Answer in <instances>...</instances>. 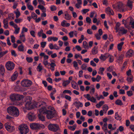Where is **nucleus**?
<instances>
[{
	"label": "nucleus",
	"mask_w": 134,
	"mask_h": 134,
	"mask_svg": "<svg viewBox=\"0 0 134 134\" xmlns=\"http://www.w3.org/2000/svg\"><path fill=\"white\" fill-rule=\"evenodd\" d=\"M38 8L40 9L42 12H46V8L43 5H39Z\"/></svg>",
	"instance_id": "72a5a7b5"
},
{
	"label": "nucleus",
	"mask_w": 134,
	"mask_h": 134,
	"mask_svg": "<svg viewBox=\"0 0 134 134\" xmlns=\"http://www.w3.org/2000/svg\"><path fill=\"white\" fill-rule=\"evenodd\" d=\"M126 94L129 97H131L133 95V92L131 90H129L127 91Z\"/></svg>",
	"instance_id": "bf43d9fd"
},
{
	"label": "nucleus",
	"mask_w": 134,
	"mask_h": 134,
	"mask_svg": "<svg viewBox=\"0 0 134 134\" xmlns=\"http://www.w3.org/2000/svg\"><path fill=\"white\" fill-rule=\"evenodd\" d=\"M58 40V38L55 37H50L47 38V40L48 42H50L52 41H57Z\"/></svg>",
	"instance_id": "cd10ccee"
},
{
	"label": "nucleus",
	"mask_w": 134,
	"mask_h": 134,
	"mask_svg": "<svg viewBox=\"0 0 134 134\" xmlns=\"http://www.w3.org/2000/svg\"><path fill=\"white\" fill-rule=\"evenodd\" d=\"M32 84V82L27 79H24L21 82V85L25 87H28L30 86Z\"/></svg>",
	"instance_id": "6e6552de"
},
{
	"label": "nucleus",
	"mask_w": 134,
	"mask_h": 134,
	"mask_svg": "<svg viewBox=\"0 0 134 134\" xmlns=\"http://www.w3.org/2000/svg\"><path fill=\"white\" fill-rule=\"evenodd\" d=\"M47 44L46 42L43 41L41 43V47L42 48H44L46 46Z\"/></svg>",
	"instance_id": "338daca9"
},
{
	"label": "nucleus",
	"mask_w": 134,
	"mask_h": 134,
	"mask_svg": "<svg viewBox=\"0 0 134 134\" xmlns=\"http://www.w3.org/2000/svg\"><path fill=\"white\" fill-rule=\"evenodd\" d=\"M37 71L39 72H41L43 69V66L41 65V63L39 64L37 66Z\"/></svg>",
	"instance_id": "49530a36"
},
{
	"label": "nucleus",
	"mask_w": 134,
	"mask_h": 134,
	"mask_svg": "<svg viewBox=\"0 0 134 134\" xmlns=\"http://www.w3.org/2000/svg\"><path fill=\"white\" fill-rule=\"evenodd\" d=\"M18 73L16 72H15L13 75L11 76V79L12 81H14L17 78L18 76Z\"/></svg>",
	"instance_id": "393cba45"
},
{
	"label": "nucleus",
	"mask_w": 134,
	"mask_h": 134,
	"mask_svg": "<svg viewBox=\"0 0 134 134\" xmlns=\"http://www.w3.org/2000/svg\"><path fill=\"white\" fill-rule=\"evenodd\" d=\"M43 64L45 65V67H46L47 65H49V63H48V61L46 60H43Z\"/></svg>",
	"instance_id": "69168bd1"
},
{
	"label": "nucleus",
	"mask_w": 134,
	"mask_h": 134,
	"mask_svg": "<svg viewBox=\"0 0 134 134\" xmlns=\"http://www.w3.org/2000/svg\"><path fill=\"white\" fill-rule=\"evenodd\" d=\"M38 117L39 119L42 121H44L45 120V117L40 114H38Z\"/></svg>",
	"instance_id": "680f3d73"
},
{
	"label": "nucleus",
	"mask_w": 134,
	"mask_h": 134,
	"mask_svg": "<svg viewBox=\"0 0 134 134\" xmlns=\"http://www.w3.org/2000/svg\"><path fill=\"white\" fill-rule=\"evenodd\" d=\"M92 52L93 54L94 55L97 53L98 52V47L94 46L92 49Z\"/></svg>",
	"instance_id": "473e14b6"
},
{
	"label": "nucleus",
	"mask_w": 134,
	"mask_h": 134,
	"mask_svg": "<svg viewBox=\"0 0 134 134\" xmlns=\"http://www.w3.org/2000/svg\"><path fill=\"white\" fill-rule=\"evenodd\" d=\"M105 69L103 67H101L99 68V71H98V73L102 75H103L104 74L103 72L104 71Z\"/></svg>",
	"instance_id": "37998d69"
},
{
	"label": "nucleus",
	"mask_w": 134,
	"mask_h": 134,
	"mask_svg": "<svg viewBox=\"0 0 134 134\" xmlns=\"http://www.w3.org/2000/svg\"><path fill=\"white\" fill-rule=\"evenodd\" d=\"M77 3L75 5V6L77 8L79 9L81 7L82 1V0H77Z\"/></svg>",
	"instance_id": "c85d7f7f"
},
{
	"label": "nucleus",
	"mask_w": 134,
	"mask_h": 134,
	"mask_svg": "<svg viewBox=\"0 0 134 134\" xmlns=\"http://www.w3.org/2000/svg\"><path fill=\"white\" fill-rule=\"evenodd\" d=\"M72 87L74 89L79 90V87L76 83L74 81H72L71 82Z\"/></svg>",
	"instance_id": "a878e982"
},
{
	"label": "nucleus",
	"mask_w": 134,
	"mask_h": 134,
	"mask_svg": "<svg viewBox=\"0 0 134 134\" xmlns=\"http://www.w3.org/2000/svg\"><path fill=\"white\" fill-rule=\"evenodd\" d=\"M68 128L72 131H74L76 129L77 127V125L76 124H74L72 126H68Z\"/></svg>",
	"instance_id": "ea45409f"
},
{
	"label": "nucleus",
	"mask_w": 134,
	"mask_h": 134,
	"mask_svg": "<svg viewBox=\"0 0 134 134\" xmlns=\"http://www.w3.org/2000/svg\"><path fill=\"white\" fill-rule=\"evenodd\" d=\"M17 94H13L10 96V98L12 101H14L15 100H16L17 97L16 96Z\"/></svg>",
	"instance_id": "c03bdc74"
},
{
	"label": "nucleus",
	"mask_w": 134,
	"mask_h": 134,
	"mask_svg": "<svg viewBox=\"0 0 134 134\" xmlns=\"http://www.w3.org/2000/svg\"><path fill=\"white\" fill-rule=\"evenodd\" d=\"M88 130L87 128L84 129L83 130L82 134H88Z\"/></svg>",
	"instance_id": "774afa93"
},
{
	"label": "nucleus",
	"mask_w": 134,
	"mask_h": 134,
	"mask_svg": "<svg viewBox=\"0 0 134 134\" xmlns=\"http://www.w3.org/2000/svg\"><path fill=\"white\" fill-rule=\"evenodd\" d=\"M115 103L116 104L119 105H121L123 104L121 101L119 99L116 100L115 101Z\"/></svg>",
	"instance_id": "13d9d810"
},
{
	"label": "nucleus",
	"mask_w": 134,
	"mask_h": 134,
	"mask_svg": "<svg viewBox=\"0 0 134 134\" xmlns=\"http://www.w3.org/2000/svg\"><path fill=\"white\" fill-rule=\"evenodd\" d=\"M105 12L108 15H113L114 12L113 10L110 7H108L105 9Z\"/></svg>",
	"instance_id": "f3484780"
},
{
	"label": "nucleus",
	"mask_w": 134,
	"mask_h": 134,
	"mask_svg": "<svg viewBox=\"0 0 134 134\" xmlns=\"http://www.w3.org/2000/svg\"><path fill=\"white\" fill-rule=\"evenodd\" d=\"M131 19L129 18L126 20L123 19L122 20V24H124L125 27L128 29L130 28V25H131L132 21Z\"/></svg>",
	"instance_id": "0eeeda50"
},
{
	"label": "nucleus",
	"mask_w": 134,
	"mask_h": 134,
	"mask_svg": "<svg viewBox=\"0 0 134 134\" xmlns=\"http://www.w3.org/2000/svg\"><path fill=\"white\" fill-rule=\"evenodd\" d=\"M109 108L108 106L106 104H105L103 105V110L104 112H106L108 109Z\"/></svg>",
	"instance_id": "5fc2aeb1"
},
{
	"label": "nucleus",
	"mask_w": 134,
	"mask_h": 134,
	"mask_svg": "<svg viewBox=\"0 0 134 134\" xmlns=\"http://www.w3.org/2000/svg\"><path fill=\"white\" fill-rule=\"evenodd\" d=\"M28 31V29L25 27H23L22 28L21 33L24 34V32H27Z\"/></svg>",
	"instance_id": "8fccbe9b"
},
{
	"label": "nucleus",
	"mask_w": 134,
	"mask_h": 134,
	"mask_svg": "<svg viewBox=\"0 0 134 134\" xmlns=\"http://www.w3.org/2000/svg\"><path fill=\"white\" fill-rule=\"evenodd\" d=\"M83 96L88 100L90 101L91 102L94 103L96 102V99L97 100V97H99L97 93L95 94V96L96 98H95L93 96H91L90 94H84Z\"/></svg>",
	"instance_id": "20e7f679"
},
{
	"label": "nucleus",
	"mask_w": 134,
	"mask_h": 134,
	"mask_svg": "<svg viewBox=\"0 0 134 134\" xmlns=\"http://www.w3.org/2000/svg\"><path fill=\"white\" fill-rule=\"evenodd\" d=\"M51 63H49V65L51 66V68H54V67L56 66V65L55 63V61L53 60H51Z\"/></svg>",
	"instance_id": "a19ab883"
},
{
	"label": "nucleus",
	"mask_w": 134,
	"mask_h": 134,
	"mask_svg": "<svg viewBox=\"0 0 134 134\" xmlns=\"http://www.w3.org/2000/svg\"><path fill=\"white\" fill-rule=\"evenodd\" d=\"M4 24L3 27L5 29H7L8 28V20L7 18L4 19L3 21Z\"/></svg>",
	"instance_id": "bb28decb"
},
{
	"label": "nucleus",
	"mask_w": 134,
	"mask_h": 134,
	"mask_svg": "<svg viewBox=\"0 0 134 134\" xmlns=\"http://www.w3.org/2000/svg\"><path fill=\"white\" fill-rule=\"evenodd\" d=\"M133 3V2L131 0H128L127 5L130 10H131L132 8V3Z\"/></svg>",
	"instance_id": "5701e85b"
},
{
	"label": "nucleus",
	"mask_w": 134,
	"mask_h": 134,
	"mask_svg": "<svg viewBox=\"0 0 134 134\" xmlns=\"http://www.w3.org/2000/svg\"><path fill=\"white\" fill-rule=\"evenodd\" d=\"M40 5H45V2L43 0H37Z\"/></svg>",
	"instance_id": "0e129e2a"
},
{
	"label": "nucleus",
	"mask_w": 134,
	"mask_h": 134,
	"mask_svg": "<svg viewBox=\"0 0 134 134\" xmlns=\"http://www.w3.org/2000/svg\"><path fill=\"white\" fill-rule=\"evenodd\" d=\"M107 123H105L103 125L102 127V129L103 131L105 132H107L108 130L107 128Z\"/></svg>",
	"instance_id": "2f4dec72"
},
{
	"label": "nucleus",
	"mask_w": 134,
	"mask_h": 134,
	"mask_svg": "<svg viewBox=\"0 0 134 134\" xmlns=\"http://www.w3.org/2000/svg\"><path fill=\"white\" fill-rule=\"evenodd\" d=\"M16 97H17L16 100H23V99L24 98L23 96L18 94H17Z\"/></svg>",
	"instance_id": "3c124183"
},
{
	"label": "nucleus",
	"mask_w": 134,
	"mask_h": 134,
	"mask_svg": "<svg viewBox=\"0 0 134 134\" xmlns=\"http://www.w3.org/2000/svg\"><path fill=\"white\" fill-rule=\"evenodd\" d=\"M73 104L78 109L80 107H82L83 106V104L80 102L77 98H76L74 99Z\"/></svg>",
	"instance_id": "9d476101"
},
{
	"label": "nucleus",
	"mask_w": 134,
	"mask_h": 134,
	"mask_svg": "<svg viewBox=\"0 0 134 134\" xmlns=\"http://www.w3.org/2000/svg\"><path fill=\"white\" fill-rule=\"evenodd\" d=\"M77 33L76 31L74 30L70 32L69 33V35L70 38H72L74 37V35L76 37L77 36Z\"/></svg>",
	"instance_id": "6ab92c4d"
},
{
	"label": "nucleus",
	"mask_w": 134,
	"mask_h": 134,
	"mask_svg": "<svg viewBox=\"0 0 134 134\" xmlns=\"http://www.w3.org/2000/svg\"><path fill=\"white\" fill-rule=\"evenodd\" d=\"M19 38L22 42H25L26 40L25 34L20 33L19 35Z\"/></svg>",
	"instance_id": "b1692460"
},
{
	"label": "nucleus",
	"mask_w": 134,
	"mask_h": 134,
	"mask_svg": "<svg viewBox=\"0 0 134 134\" xmlns=\"http://www.w3.org/2000/svg\"><path fill=\"white\" fill-rule=\"evenodd\" d=\"M134 55V51L131 49H130L127 52L126 55L127 57H130Z\"/></svg>",
	"instance_id": "4be33fe9"
},
{
	"label": "nucleus",
	"mask_w": 134,
	"mask_h": 134,
	"mask_svg": "<svg viewBox=\"0 0 134 134\" xmlns=\"http://www.w3.org/2000/svg\"><path fill=\"white\" fill-rule=\"evenodd\" d=\"M36 105L39 107L38 112L41 114H45L47 111V108H46V103L44 102H40L37 103L36 104Z\"/></svg>",
	"instance_id": "f03ea898"
},
{
	"label": "nucleus",
	"mask_w": 134,
	"mask_h": 134,
	"mask_svg": "<svg viewBox=\"0 0 134 134\" xmlns=\"http://www.w3.org/2000/svg\"><path fill=\"white\" fill-rule=\"evenodd\" d=\"M15 64L11 61H8L5 64L6 67L8 70H13Z\"/></svg>",
	"instance_id": "1a4fd4ad"
},
{
	"label": "nucleus",
	"mask_w": 134,
	"mask_h": 134,
	"mask_svg": "<svg viewBox=\"0 0 134 134\" xmlns=\"http://www.w3.org/2000/svg\"><path fill=\"white\" fill-rule=\"evenodd\" d=\"M37 35L39 37H42L43 38H45L47 37L46 34L43 33L42 29H41L38 32Z\"/></svg>",
	"instance_id": "dca6fc26"
},
{
	"label": "nucleus",
	"mask_w": 134,
	"mask_h": 134,
	"mask_svg": "<svg viewBox=\"0 0 134 134\" xmlns=\"http://www.w3.org/2000/svg\"><path fill=\"white\" fill-rule=\"evenodd\" d=\"M127 80L129 83H131L133 82V77L132 76H127Z\"/></svg>",
	"instance_id": "e433bc0d"
},
{
	"label": "nucleus",
	"mask_w": 134,
	"mask_h": 134,
	"mask_svg": "<svg viewBox=\"0 0 134 134\" xmlns=\"http://www.w3.org/2000/svg\"><path fill=\"white\" fill-rule=\"evenodd\" d=\"M115 118L117 120H120L121 119V117L119 115L118 113H115Z\"/></svg>",
	"instance_id": "603ef678"
},
{
	"label": "nucleus",
	"mask_w": 134,
	"mask_h": 134,
	"mask_svg": "<svg viewBox=\"0 0 134 134\" xmlns=\"http://www.w3.org/2000/svg\"><path fill=\"white\" fill-rule=\"evenodd\" d=\"M5 126L6 130L9 132H12L15 130L14 127L10 126L8 123H5Z\"/></svg>",
	"instance_id": "9b49d317"
},
{
	"label": "nucleus",
	"mask_w": 134,
	"mask_h": 134,
	"mask_svg": "<svg viewBox=\"0 0 134 134\" xmlns=\"http://www.w3.org/2000/svg\"><path fill=\"white\" fill-rule=\"evenodd\" d=\"M104 103V102L103 101H100L96 104V107L98 108H100Z\"/></svg>",
	"instance_id": "de8ad7c7"
},
{
	"label": "nucleus",
	"mask_w": 134,
	"mask_h": 134,
	"mask_svg": "<svg viewBox=\"0 0 134 134\" xmlns=\"http://www.w3.org/2000/svg\"><path fill=\"white\" fill-rule=\"evenodd\" d=\"M121 25L120 23L119 22H117L116 23L115 26V30L116 32H119L120 28V26Z\"/></svg>",
	"instance_id": "c756f323"
},
{
	"label": "nucleus",
	"mask_w": 134,
	"mask_h": 134,
	"mask_svg": "<svg viewBox=\"0 0 134 134\" xmlns=\"http://www.w3.org/2000/svg\"><path fill=\"white\" fill-rule=\"evenodd\" d=\"M21 134H26L29 131L28 127L26 124H22L19 127Z\"/></svg>",
	"instance_id": "39448f33"
},
{
	"label": "nucleus",
	"mask_w": 134,
	"mask_h": 134,
	"mask_svg": "<svg viewBox=\"0 0 134 134\" xmlns=\"http://www.w3.org/2000/svg\"><path fill=\"white\" fill-rule=\"evenodd\" d=\"M122 6V3L121 2H117L116 5H113V7L114 9L120 10L121 9Z\"/></svg>",
	"instance_id": "f8f14e48"
},
{
	"label": "nucleus",
	"mask_w": 134,
	"mask_h": 134,
	"mask_svg": "<svg viewBox=\"0 0 134 134\" xmlns=\"http://www.w3.org/2000/svg\"><path fill=\"white\" fill-rule=\"evenodd\" d=\"M73 66L75 68V69L76 70H78L79 69V67L78 66V63L76 61H74L73 62Z\"/></svg>",
	"instance_id": "79ce46f5"
},
{
	"label": "nucleus",
	"mask_w": 134,
	"mask_h": 134,
	"mask_svg": "<svg viewBox=\"0 0 134 134\" xmlns=\"http://www.w3.org/2000/svg\"><path fill=\"white\" fill-rule=\"evenodd\" d=\"M127 31L126 29H125L124 27L123 26H121L120 27L119 29V34L120 35L121 34H124L127 33Z\"/></svg>",
	"instance_id": "4468645a"
},
{
	"label": "nucleus",
	"mask_w": 134,
	"mask_h": 134,
	"mask_svg": "<svg viewBox=\"0 0 134 134\" xmlns=\"http://www.w3.org/2000/svg\"><path fill=\"white\" fill-rule=\"evenodd\" d=\"M64 14L65 19L67 20H70L71 18V16L70 15L67 11H65L64 12Z\"/></svg>",
	"instance_id": "aec40b11"
},
{
	"label": "nucleus",
	"mask_w": 134,
	"mask_h": 134,
	"mask_svg": "<svg viewBox=\"0 0 134 134\" xmlns=\"http://www.w3.org/2000/svg\"><path fill=\"white\" fill-rule=\"evenodd\" d=\"M5 72V69L4 66L0 65V75H3Z\"/></svg>",
	"instance_id": "7c9ffc66"
},
{
	"label": "nucleus",
	"mask_w": 134,
	"mask_h": 134,
	"mask_svg": "<svg viewBox=\"0 0 134 134\" xmlns=\"http://www.w3.org/2000/svg\"><path fill=\"white\" fill-rule=\"evenodd\" d=\"M24 47L23 45L21 44L18 47V49L19 51H23L24 50Z\"/></svg>",
	"instance_id": "864d4df0"
},
{
	"label": "nucleus",
	"mask_w": 134,
	"mask_h": 134,
	"mask_svg": "<svg viewBox=\"0 0 134 134\" xmlns=\"http://www.w3.org/2000/svg\"><path fill=\"white\" fill-rule=\"evenodd\" d=\"M83 46L84 48L88 49L89 47L87 42L85 41H84L83 42Z\"/></svg>",
	"instance_id": "4c0bfd02"
},
{
	"label": "nucleus",
	"mask_w": 134,
	"mask_h": 134,
	"mask_svg": "<svg viewBox=\"0 0 134 134\" xmlns=\"http://www.w3.org/2000/svg\"><path fill=\"white\" fill-rule=\"evenodd\" d=\"M23 20V18H16L15 19V22L16 23H19L22 22Z\"/></svg>",
	"instance_id": "a18cd8bd"
},
{
	"label": "nucleus",
	"mask_w": 134,
	"mask_h": 134,
	"mask_svg": "<svg viewBox=\"0 0 134 134\" xmlns=\"http://www.w3.org/2000/svg\"><path fill=\"white\" fill-rule=\"evenodd\" d=\"M27 8L30 10H33L34 9V7H33L31 5V4H30L29 3H27Z\"/></svg>",
	"instance_id": "e2e57ef3"
},
{
	"label": "nucleus",
	"mask_w": 134,
	"mask_h": 134,
	"mask_svg": "<svg viewBox=\"0 0 134 134\" xmlns=\"http://www.w3.org/2000/svg\"><path fill=\"white\" fill-rule=\"evenodd\" d=\"M47 127L50 131L54 132H56L60 130L59 126L57 124H50Z\"/></svg>",
	"instance_id": "7ed1b4c3"
},
{
	"label": "nucleus",
	"mask_w": 134,
	"mask_h": 134,
	"mask_svg": "<svg viewBox=\"0 0 134 134\" xmlns=\"http://www.w3.org/2000/svg\"><path fill=\"white\" fill-rule=\"evenodd\" d=\"M46 114V117L48 119H50L53 117L54 115L51 111L48 110L45 114Z\"/></svg>",
	"instance_id": "ddd939ff"
},
{
	"label": "nucleus",
	"mask_w": 134,
	"mask_h": 134,
	"mask_svg": "<svg viewBox=\"0 0 134 134\" xmlns=\"http://www.w3.org/2000/svg\"><path fill=\"white\" fill-rule=\"evenodd\" d=\"M124 44L123 42H122L118 44L117 45V48L119 51H121V50L122 46Z\"/></svg>",
	"instance_id": "c9c22d12"
},
{
	"label": "nucleus",
	"mask_w": 134,
	"mask_h": 134,
	"mask_svg": "<svg viewBox=\"0 0 134 134\" xmlns=\"http://www.w3.org/2000/svg\"><path fill=\"white\" fill-rule=\"evenodd\" d=\"M27 117L30 121H33L35 119V115L34 113L30 112L27 115Z\"/></svg>",
	"instance_id": "2eb2a0df"
},
{
	"label": "nucleus",
	"mask_w": 134,
	"mask_h": 134,
	"mask_svg": "<svg viewBox=\"0 0 134 134\" xmlns=\"http://www.w3.org/2000/svg\"><path fill=\"white\" fill-rule=\"evenodd\" d=\"M108 57H109V61L110 62H112L114 61V57L113 56L108 54L107 55Z\"/></svg>",
	"instance_id": "6e6d98bb"
},
{
	"label": "nucleus",
	"mask_w": 134,
	"mask_h": 134,
	"mask_svg": "<svg viewBox=\"0 0 134 134\" xmlns=\"http://www.w3.org/2000/svg\"><path fill=\"white\" fill-rule=\"evenodd\" d=\"M14 13L15 14V17L16 18H18L21 15V13L18 9H17L16 11H14Z\"/></svg>",
	"instance_id": "f704fd0d"
},
{
	"label": "nucleus",
	"mask_w": 134,
	"mask_h": 134,
	"mask_svg": "<svg viewBox=\"0 0 134 134\" xmlns=\"http://www.w3.org/2000/svg\"><path fill=\"white\" fill-rule=\"evenodd\" d=\"M95 92V88L93 87L90 89V93L91 95H93L94 93Z\"/></svg>",
	"instance_id": "052dcab7"
},
{
	"label": "nucleus",
	"mask_w": 134,
	"mask_h": 134,
	"mask_svg": "<svg viewBox=\"0 0 134 134\" xmlns=\"http://www.w3.org/2000/svg\"><path fill=\"white\" fill-rule=\"evenodd\" d=\"M37 103L34 104L33 103L31 102V101L30 100L27 101L25 105V108L27 110H30L34 108L35 107H37L36 105Z\"/></svg>",
	"instance_id": "423d86ee"
},
{
	"label": "nucleus",
	"mask_w": 134,
	"mask_h": 134,
	"mask_svg": "<svg viewBox=\"0 0 134 134\" xmlns=\"http://www.w3.org/2000/svg\"><path fill=\"white\" fill-rule=\"evenodd\" d=\"M108 128L109 129H110L111 130H114L116 129V127L115 126L113 127H112V125L111 124H109L108 125Z\"/></svg>",
	"instance_id": "4d7b16f0"
},
{
	"label": "nucleus",
	"mask_w": 134,
	"mask_h": 134,
	"mask_svg": "<svg viewBox=\"0 0 134 134\" xmlns=\"http://www.w3.org/2000/svg\"><path fill=\"white\" fill-rule=\"evenodd\" d=\"M70 82V81L68 80L64 81L62 83V85L64 87H66Z\"/></svg>",
	"instance_id": "09e8293b"
},
{
	"label": "nucleus",
	"mask_w": 134,
	"mask_h": 134,
	"mask_svg": "<svg viewBox=\"0 0 134 134\" xmlns=\"http://www.w3.org/2000/svg\"><path fill=\"white\" fill-rule=\"evenodd\" d=\"M30 128L33 130H37L38 129V123H33L30 124Z\"/></svg>",
	"instance_id": "a211bd4d"
},
{
	"label": "nucleus",
	"mask_w": 134,
	"mask_h": 134,
	"mask_svg": "<svg viewBox=\"0 0 134 134\" xmlns=\"http://www.w3.org/2000/svg\"><path fill=\"white\" fill-rule=\"evenodd\" d=\"M107 56V55H106V54L104 55L102 54L100 57L99 58L102 61H104L106 59Z\"/></svg>",
	"instance_id": "58836bf2"
},
{
	"label": "nucleus",
	"mask_w": 134,
	"mask_h": 134,
	"mask_svg": "<svg viewBox=\"0 0 134 134\" xmlns=\"http://www.w3.org/2000/svg\"><path fill=\"white\" fill-rule=\"evenodd\" d=\"M7 111L10 115L14 117H18L19 115V111L18 109L13 106L8 107Z\"/></svg>",
	"instance_id": "f257e3e1"
},
{
	"label": "nucleus",
	"mask_w": 134,
	"mask_h": 134,
	"mask_svg": "<svg viewBox=\"0 0 134 134\" xmlns=\"http://www.w3.org/2000/svg\"><path fill=\"white\" fill-rule=\"evenodd\" d=\"M61 25L63 27H68L69 26L70 24L69 23H67L66 21L64 20L60 23Z\"/></svg>",
	"instance_id": "412c9836"
}]
</instances>
